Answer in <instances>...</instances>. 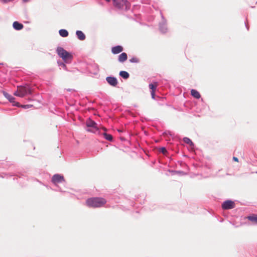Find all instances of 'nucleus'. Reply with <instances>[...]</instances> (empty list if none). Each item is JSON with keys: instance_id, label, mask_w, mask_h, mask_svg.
Here are the masks:
<instances>
[{"instance_id": "obj_12", "label": "nucleus", "mask_w": 257, "mask_h": 257, "mask_svg": "<svg viewBox=\"0 0 257 257\" xmlns=\"http://www.w3.org/2000/svg\"><path fill=\"white\" fill-rule=\"evenodd\" d=\"M76 35L78 38L81 41L84 40L85 39V35L81 31H77Z\"/></svg>"}, {"instance_id": "obj_25", "label": "nucleus", "mask_w": 257, "mask_h": 257, "mask_svg": "<svg viewBox=\"0 0 257 257\" xmlns=\"http://www.w3.org/2000/svg\"><path fill=\"white\" fill-rule=\"evenodd\" d=\"M233 160L235 161V162H238V159L237 158L235 157H233Z\"/></svg>"}, {"instance_id": "obj_7", "label": "nucleus", "mask_w": 257, "mask_h": 257, "mask_svg": "<svg viewBox=\"0 0 257 257\" xmlns=\"http://www.w3.org/2000/svg\"><path fill=\"white\" fill-rule=\"evenodd\" d=\"M106 80L108 83L112 86H116L118 83L117 79L113 77H107Z\"/></svg>"}, {"instance_id": "obj_9", "label": "nucleus", "mask_w": 257, "mask_h": 257, "mask_svg": "<svg viewBox=\"0 0 257 257\" xmlns=\"http://www.w3.org/2000/svg\"><path fill=\"white\" fill-rule=\"evenodd\" d=\"M123 50V47L121 46L118 45L111 48V52L113 54H117L121 52Z\"/></svg>"}, {"instance_id": "obj_17", "label": "nucleus", "mask_w": 257, "mask_h": 257, "mask_svg": "<svg viewBox=\"0 0 257 257\" xmlns=\"http://www.w3.org/2000/svg\"><path fill=\"white\" fill-rule=\"evenodd\" d=\"M119 75L121 77L124 79H127L129 77V74L126 72L124 71H121L119 72Z\"/></svg>"}, {"instance_id": "obj_28", "label": "nucleus", "mask_w": 257, "mask_h": 257, "mask_svg": "<svg viewBox=\"0 0 257 257\" xmlns=\"http://www.w3.org/2000/svg\"><path fill=\"white\" fill-rule=\"evenodd\" d=\"M106 2H109L110 1V0H105Z\"/></svg>"}, {"instance_id": "obj_13", "label": "nucleus", "mask_w": 257, "mask_h": 257, "mask_svg": "<svg viewBox=\"0 0 257 257\" xmlns=\"http://www.w3.org/2000/svg\"><path fill=\"white\" fill-rule=\"evenodd\" d=\"M191 95L195 97V98L199 99L200 98L201 96L199 92L195 89H192L191 91Z\"/></svg>"}, {"instance_id": "obj_20", "label": "nucleus", "mask_w": 257, "mask_h": 257, "mask_svg": "<svg viewBox=\"0 0 257 257\" xmlns=\"http://www.w3.org/2000/svg\"><path fill=\"white\" fill-rule=\"evenodd\" d=\"M159 152L162 153L164 155H166L167 153V151L166 149L164 147L160 148Z\"/></svg>"}, {"instance_id": "obj_26", "label": "nucleus", "mask_w": 257, "mask_h": 257, "mask_svg": "<svg viewBox=\"0 0 257 257\" xmlns=\"http://www.w3.org/2000/svg\"><path fill=\"white\" fill-rule=\"evenodd\" d=\"M62 65L63 67H66V65H65V64H63V63H62Z\"/></svg>"}, {"instance_id": "obj_19", "label": "nucleus", "mask_w": 257, "mask_h": 257, "mask_svg": "<svg viewBox=\"0 0 257 257\" xmlns=\"http://www.w3.org/2000/svg\"><path fill=\"white\" fill-rule=\"evenodd\" d=\"M103 136L106 140L111 141L112 140V136L110 134H107L106 133H103Z\"/></svg>"}, {"instance_id": "obj_2", "label": "nucleus", "mask_w": 257, "mask_h": 257, "mask_svg": "<svg viewBox=\"0 0 257 257\" xmlns=\"http://www.w3.org/2000/svg\"><path fill=\"white\" fill-rule=\"evenodd\" d=\"M33 93V90L28 85L25 86H17V90L14 92L15 96L20 97H25L27 94H31Z\"/></svg>"}, {"instance_id": "obj_29", "label": "nucleus", "mask_w": 257, "mask_h": 257, "mask_svg": "<svg viewBox=\"0 0 257 257\" xmlns=\"http://www.w3.org/2000/svg\"><path fill=\"white\" fill-rule=\"evenodd\" d=\"M103 129L104 131H106V128H104V127Z\"/></svg>"}, {"instance_id": "obj_10", "label": "nucleus", "mask_w": 257, "mask_h": 257, "mask_svg": "<svg viewBox=\"0 0 257 257\" xmlns=\"http://www.w3.org/2000/svg\"><path fill=\"white\" fill-rule=\"evenodd\" d=\"M127 56L125 53H122L118 56V61L120 62H123L127 60Z\"/></svg>"}, {"instance_id": "obj_30", "label": "nucleus", "mask_w": 257, "mask_h": 257, "mask_svg": "<svg viewBox=\"0 0 257 257\" xmlns=\"http://www.w3.org/2000/svg\"><path fill=\"white\" fill-rule=\"evenodd\" d=\"M122 1H125V2L126 1L125 0H122Z\"/></svg>"}, {"instance_id": "obj_1", "label": "nucleus", "mask_w": 257, "mask_h": 257, "mask_svg": "<svg viewBox=\"0 0 257 257\" xmlns=\"http://www.w3.org/2000/svg\"><path fill=\"white\" fill-rule=\"evenodd\" d=\"M106 203V201L103 198H91L87 200L86 204L90 207H100L104 205Z\"/></svg>"}, {"instance_id": "obj_18", "label": "nucleus", "mask_w": 257, "mask_h": 257, "mask_svg": "<svg viewBox=\"0 0 257 257\" xmlns=\"http://www.w3.org/2000/svg\"><path fill=\"white\" fill-rule=\"evenodd\" d=\"M183 141L187 144H189L190 146H193V142H192V141L189 139L188 138H184L183 139Z\"/></svg>"}, {"instance_id": "obj_5", "label": "nucleus", "mask_w": 257, "mask_h": 257, "mask_svg": "<svg viewBox=\"0 0 257 257\" xmlns=\"http://www.w3.org/2000/svg\"><path fill=\"white\" fill-rule=\"evenodd\" d=\"M235 204L234 202L231 200H227L223 202L222 204V207L224 209H230L234 207Z\"/></svg>"}, {"instance_id": "obj_3", "label": "nucleus", "mask_w": 257, "mask_h": 257, "mask_svg": "<svg viewBox=\"0 0 257 257\" xmlns=\"http://www.w3.org/2000/svg\"><path fill=\"white\" fill-rule=\"evenodd\" d=\"M56 51L59 56L65 62L68 63L72 60L73 58L72 55L63 48L59 47L57 48Z\"/></svg>"}, {"instance_id": "obj_22", "label": "nucleus", "mask_w": 257, "mask_h": 257, "mask_svg": "<svg viewBox=\"0 0 257 257\" xmlns=\"http://www.w3.org/2000/svg\"><path fill=\"white\" fill-rule=\"evenodd\" d=\"M113 2L114 6L117 7H120V4L118 3L117 0H113Z\"/></svg>"}, {"instance_id": "obj_24", "label": "nucleus", "mask_w": 257, "mask_h": 257, "mask_svg": "<svg viewBox=\"0 0 257 257\" xmlns=\"http://www.w3.org/2000/svg\"><path fill=\"white\" fill-rule=\"evenodd\" d=\"M32 105H22V106L25 108H30Z\"/></svg>"}, {"instance_id": "obj_21", "label": "nucleus", "mask_w": 257, "mask_h": 257, "mask_svg": "<svg viewBox=\"0 0 257 257\" xmlns=\"http://www.w3.org/2000/svg\"><path fill=\"white\" fill-rule=\"evenodd\" d=\"M130 61L132 63H138L139 62V60L137 57H133L130 59Z\"/></svg>"}, {"instance_id": "obj_11", "label": "nucleus", "mask_w": 257, "mask_h": 257, "mask_svg": "<svg viewBox=\"0 0 257 257\" xmlns=\"http://www.w3.org/2000/svg\"><path fill=\"white\" fill-rule=\"evenodd\" d=\"M13 27L15 29L17 30H21L23 28V25L19 23V22L16 21L13 23Z\"/></svg>"}, {"instance_id": "obj_23", "label": "nucleus", "mask_w": 257, "mask_h": 257, "mask_svg": "<svg viewBox=\"0 0 257 257\" xmlns=\"http://www.w3.org/2000/svg\"><path fill=\"white\" fill-rule=\"evenodd\" d=\"M151 95H152V97L153 99H154L155 98V91H151Z\"/></svg>"}, {"instance_id": "obj_15", "label": "nucleus", "mask_w": 257, "mask_h": 257, "mask_svg": "<svg viewBox=\"0 0 257 257\" xmlns=\"http://www.w3.org/2000/svg\"><path fill=\"white\" fill-rule=\"evenodd\" d=\"M158 86V83L157 82H154L153 83H151L149 84V86L150 89L152 91H156V88Z\"/></svg>"}, {"instance_id": "obj_8", "label": "nucleus", "mask_w": 257, "mask_h": 257, "mask_svg": "<svg viewBox=\"0 0 257 257\" xmlns=\"http://www.w3.org/2000/svg\"><path fill=\"white\" fill-rule=\"evenodd\" d=\"M5 96L12 103H14V105H16V106H20V104H19V103L18 102H15V97H14L13 96H12L11 95L9 94V93H6V92H5L4 93Z\"/></svg>"}, {"instance_id": "obj_16", "label": "nucleus", "mask_w": 257, "mask_h": 257, "mask_svg": "<svg viewBox=\"0 0 257 257\" xmlns=\"http://www.w3.org/2000/svg\"><path fill=\"white\" fill-rule=\"evenodd\" d=\"M59 33L61 37H66L68 36V32L65 29H61L59 31Z\"/></svg>"}, {"instance_id": "obj_6", "label": "nucleus", "mask_w": 257, "mask_h": 257, "mask_svg": "<svg viewBox=\"0 0 257 257\" xmlns=\"http://www.w3.org/2000/svg\"><path fill=\"white\" fill-rule=\"evenodd\" d=\"M52 180L54 183L57 184L64 181V178L63 176L56 174L53 176Z\"/></svg>"}, {"instance_id": "obj_4", "label": "nucleus", "mask_w": 257, "mask_h": 257, "mask_svg": "<svg viewBox=\"0 0 257 257\" xmlns=\"http://www.w3.org/2000/svg\"><path fill=\"white\" fill-rule=\"evenodd\" d=\"M86 126L89 128L87 129V131L88 132L95 133L98 130L97 124L90 118L86 120Z\"/></svg>"}, {"instance_id": "obj_14", "label": "nucleus", "mask_w": 257, "mask_h": 257, "mask_svg": "<svg viewBox=\"0 0 257 257\" xmlns=\"http://www.w3.org/2000/svg\"><path fill=\"white\" fill-rule=\"evenodd\" d=\"M249 220L254 223H257V215L253 214L246 217Z\"/></svg>"}, {"instance_id": "obj_27", "label": "nucleus", "mask_w": 257, "mask_h": 257, "mask_svg": "<svg viewBox=\"0 0 257 257\" xmlns=\"http://www.w3.org/2000/svg\"><path fill=\"white\" fill-rule=\"evenodd\" d=\"M29 0H23L24 2H28Z\"/></svg>"}]
</instances>
